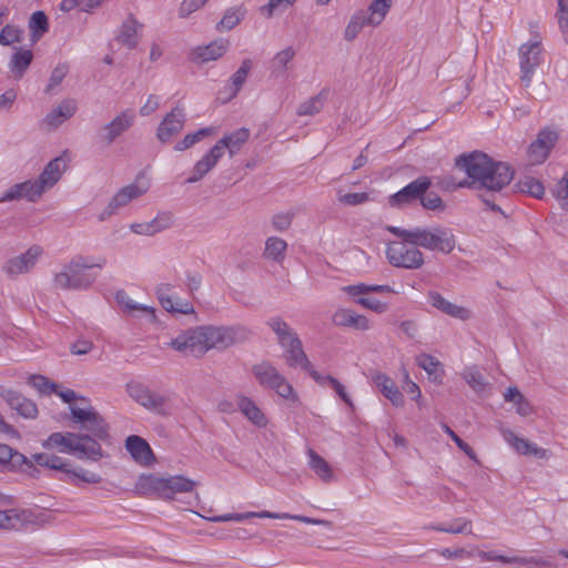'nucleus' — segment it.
Returning <instances> with one entry per match:
<instances>
[{"mask_svg": "<svg viewBox=\"0 0 568 568\" xmlns=\"http://www.w3.org/2000/svg\"><path fill=\"white\" fill-rule=\"evenodd\" d=\"M455 166L464 171L468 179L457 186L478 192V199L493 212L507 216L498 202L504 197L503 190L510 184L515 171L506 162L495 161L481 151L463 153L455 159Z\"/></svg>", "mask_w": 568, "mask_h": 568, "instance_id": "obj_1", "label": "nucleus"}, {"mask_svg": "<svg viewBox=\"0 0 568 568\" xmlns=\"http://www.w3.org/2000/svg\"><path fill=\"white\" fill-rule=\"evenodd\" d=\"M253 333L244 325H202L179 334L170 346L181 353L201 356L210 349L225 351L251 339Z\"/></svg>", "mask_w": 568, "mask_h": 568, "instance_id": "obj_2", "label": "nucleus"}, {"mask_svg": "<svg viewBox=\"0 0 568 568\" xmlns=\"http://www.w3.org/2000/svg\"><path fill=\"white\" fill-rule=\"evenodd\" d=\"M105 265V257H98L94 262H89L85 256H74L60 272L54 274L53 288L61 291L87 290L93 284L95 277L84 271L93 267L103 268Z\"/></svg>", "mask_w": 568, "mask_h": 568, "instance_id": "obj_3", "label": "nucleus"}, {"mask_svg": "<svg viewBox=\"0 0 568 568\" xmlns=\"http://www.w3.org/2000/svg\"><path fill=\"white\" fill-rule=\"evenodd\" d=\"M387 231L414 246L430 251L450 253L455 247V236L450 230L442 226L432 229L415 227L405 230L397 226H387Z\"/></svg>", "mask_w": 568, "mask_h": 568, "instance_id": "obj_4", "label": "nucleus"}, {"mask_svg": "<svg viewBox=\"0 0 568 568\" xmlns=\"http://www.w3.org/2000/svg\"><path fill=\"white\" fill-rule=\"evenodd\" d=\"M44 448L59 447L61 453L74 454L78 458L98 460L103 456L100 443L85 434L53 433L42 444Z\"/></svg>", "mask_w": 568, "mask_h": 568, "instance_id": "obj_5", "label": "nucleus"}, {"mask_svg": "<svg viewBox=\"0 0 568 568\" xmlns=\"http://www.w3.org/2000/svg\"><path fill=\"white\" fill-rule=\"evenodd\" d=\"M31 457L34 463L41 467L61 471L64 477L60 478V480L70 483L74 486H80L81 483L99 484L102 481V477L99 474L88 471L83 468H72L70 463L65 462L62 457L57 455L37 453Z\"/></svg>", "mask_w": 568, "mask_h": 568, "instance_id": "obj_6", "label": "nucleus"}, {"mask_svg": "<svg viewBox=\"0 0 568 568\" xmlns=\"http://www.w3.org/2000/svg\"><path fill=\"white\" fill-rule=\"evenodd\" d=\"M252 374L261 386L275 390L278 396L285 399L297 400L293 386L271 362L263 361L253 365Z\"/></svg>", "mask_w": 568, "mask_h": 568, "instance_id": "obj_7", "label": "nucleus"}, {"mask_svg": "<svg viewBox=\"0 0 568 568\" xmlns=\"http://www.w3.org/2000/svg\"><path fill=\"white\" fill-rule=\"evenodd\" d=\"M392 0H374L368 12L355 13L345 28L344 38L347 41L354 40L366 24L378 26L384 20Z\"/></svg>", "mask_w": 568, "mask_h": 568, "instance_id": "obj_8", "label": "nucleus"}, {"mask_svg": "<svg viewBox=\"0 0 568 568\" xmlns=\"http://www.w3.org/2000/svg\"><path fill=\"white\" fill-rule=\"evenodd\" d=\"M70 412L72 420L75 424H81V428L87 430L92 439H95L97 443L109 442V425L91 406L89 408L70 406Z\"/></svg>", "mask_w": 568, "mask_h": 568, "instance_id": "obj_9", "label": "nucleus"}, {"mask_svg": "<svg viewBox=\"0 0 568 568\" xmlns=\"http://www.w3.org/2000/svg\"><path fill=\"white\" fill-rule=\"evenodd\" d=\"M407 244L404 240L390 242L386 250L387 260L395 267L417 270L424 264V255L416 246Z\"/></svg>", "mask_w": 568, "mask_h": 568, "instance_id": "obj_10", "label": "nucleus"}, {"mask_svg": "<svg viewBox=\"0 0 568 568\" xmlns=\"http://www.w3.org/2000/svg\"><path fill=\"white\" fill-rule=\"evenodd\" d=\"M43 254V248L40 245H32L26 252L8 258L1 270L11 280L17 278L19 275L31 272L39 258Z\"/></svg>", "mask_w": 568, "mask_h": 568, "instance_id": "obj_11", "label": "nucleus"}, {"mask_svg": "<svg viewBox=\"0 0 568 568\" xmlns=\"http://www.w3.org/2000/svg\"><path fill=\"white\" fill-rule=\"evenodd\" d=\"M145 484L158 491L162 497L173 498L176 493H189L192 491L195 483L183 476H172L169 478L149 476L145 479Z\"/></svg>", "mask_w": 568, "mask_h": 568, "instance_id": "obj_12", "label": "nucleus"}, {"mask_svg": "<svg viewBox=\"0 0 568 568\" xmlns=\"http://www.w3.org/2000/svg\"><path fill=\"white\" fill-rule=\"evenodd\" d=\"M519 64H520V81L527 88L530 85L532 75L537 67L540 65L541 58V43L539 40H534L530 43H525L519 48Z\"/></svg>", "mask_w": 568, "mask_h": 568, "instance_id": "obj_13", "label": "nucleus"}, {"mask_svg": "<svg viewBox=\"0 0 568 568\" xmlns=\"http://www.w3.org/2000/svg\"><path fill=\"white\" fill-rule=\"evenodd\" d=\"M432 180L429 176L423 175L408 183L402 190L389 196L390 206L400 207L420 200V196L429 190Z\"/></svg>", "mask_w": 568, "mask_h": 568, "instance_id": "obj_14", "label": "nucleus"}, {"mask_svg": "<svg viewBox=\"0 0 568 568\" xmlns=\"http://www.w3.org/2000/svg\"><path fill=\"white\" fill-rule=\"evenodd\" d=\"M134 112L124 110L116 115L111 122L103 125L99 131V139L105 145H111L116 138L128 131L134 123Z\"/></svg>", "mask_w": 568, "mask_h": 568, "instance_id": "obj_15", "label": "nucleus"}, {"mask_svg": "<svg viewBox=\"0 0 568 568\" xmlns=\"http://www.w3.org/2000/svg\"><path fill=\"white\" fill-rule=\"evenodd\" d=\"M558 140L556 131L548 128L542 129L537 139L528 148V159L530 164H540L549 155L551 149Z\"/></svg>", "mask_w": 568, "mask_h": 568, "instance_id": "obj_16", "label": "nucleus"}, {"mask_svg": "<svg viewBox=\"0 0 568 568\" xmlns=\"http://www.w3.org/2000/svg\"><path fill=\"white\" fill-rule=\"evenodd\" d=\"M185 112L179 105L173 108L171 112H169L156 130V138L162 142L166 143L172 140L173 136L179 134L185 124Z\"/></svg>", "mask_w": 568, "mask_h": 568, "instance_id": "obj_17", "label": "nucleus"}, {"mask_svg": "<svg viewBox=\"0 0 568 568\" xmlns=\"http://www.w3.org/2000/svg\"><path fill=\"white\" fill-rule=\"evenodd\" d=\"M0 396L20 416L29 419H34L38 416L37 405L18 390L1 387Z\"/></svg>", "mask_w": 568, "mask_h": 568, "instance_id": "obj_18", "label": "nucleus"}, {"mask_svg": "<svg viewBox=\"0 0 568 568\" xmlns=\"http://www.w3.org/2000/svg\"><path fill=\"white\" fill-rule=\"evenodd\" d=\"M42 186L38 185L37 181H24L17 183L8 189L0 197V202H8L19 199H27L28 201L36 202L42 195Z\"/></svg>", "mask_w": 568, "mask_h": 568, "instance_id": "obj_19", "label": "nucleus"}, {"mask_svg": "<svg viewBox=\"0 0 568 568\" xmlns=\"http://www.w3.org/2000/svg\"><path fill=\"white\" fill-rule=\"evenodd\" d=\"M125 448L131 457L141 465L149 466L155 460L149 443L138 435H130L125 439Z\"/></svg>", "mask_w": 568, "mask_h": 568, "instance_id": "obj_20", "label": "nucleus"}, {"mask_svg": "<svg viewBox=\"0 0 568 568\" xmlns=\"http://www.w3.org/2000/svg\"><path fill=\"white\" fill-rule=\"evenodd\" d=\"M332 321L336 326L351 327L357 331H367L371 328L369 320L361 314H357L348 308L337 310Z\"/></svg>", "mask_w": 568, "mask_h": 568, "instance_id": "obj_21", "label": "nucleus"}, {"mask_svg": "<svg viewBox=\"0 0 568 568\" xmlns=\"http://www.w3.org/2000/svg\"><path fill=\"white\" fill-rule=\"evenodd\" d=\"M428 301L433 307L454 318L465 321L470 316V312L466 307L450 303L438 292L430 291L428 293Z\"/></svg>", "mask_w": 568, "mask_h": 568, "instance_id": "obj_22", "label": "nucleus"}, {"mask_svg": "<svg viewBox=\"0 0 568 568\" xmlns=\"http://www.w3.org/2000/svg\"><path fill=\"white\" fill-rule=\"evenodd\" d=\"M229 45V40L220 38L207 45L197 47L193 51V59L202 63L217 60L226 52Z\"/></svg>", "mask_w": 568, "mask_h": 568, "instance_id": "obj_23", "label": "nucleus"}, {"mask_svg": "<svg viewBox=\"0 0 568 568\" xmlns=\"http://www.w3.org/2000/svg\"><path fill=\"white\" fill-rule=\"evenodd\" d=\"M27 456L7 444H0V469L17 473L22 470Z\"/></svg>", "mask_w": 568, "mask_h": 568, "instance_id": "obj_24", "label": "nucleus"}, {"mask_svg": "<svg viewBox=\"0 0 568 568\" xmlns=\"http://www.w3.org/2000/svg\"><path fill=\"white\" fill-rule=\"evenodd\" d=\"M373 381L381 393L392 402L394 406H403L404 396L392 378L384 373H375Z\"/></svg>", "mask_w": 568, "mask_h": 568, "instance_id": "obj_25", "label": "nucleus"}, {"mask_svg": "<svg viewBox=\"0 0 568 568\" xmlns=\"http://www.w3.org/2000/svg\"><path fill=\"white\" fill-rule=\"evenodd\" d=\"M13 515L17 516V530L28 525L44 526L52 521L51 515L43 510L36 511L30 508H17V513Z\"/></svg>", "mask_w": 568, "mask_h": 568, "instance_id": "obj_26", "label": "nucleus"}, {"mask_svg": "<svg viewBox=\"0 0 568 568\" xmlns=\"http://www.w3.org/2000/svg\"><path fill=\"white\" fill-rule=\"evenodd\" d=\"M143 26L132 14L123 21L116 40L129 49H134L139 42V32Z\"/></svg>", "mask_w": 568, "mask_h": 568, "instance_id": "obj_27", "label": "nucleus"}, {"mask_svg": "<svg viewBox=\"0 0 568 568\" xmlns=\"http://www.w3.org/2000/svg\"><path fill=\"white\" fill-rule=\"evenodd\" d=\"M236 404L240 412L255 426L265 427L267 425L266 416L250 397L240 395Z\"/></svg>", "mask_w": 568, "mask_h": 568, "instance_id": "obj_28", "label": "nucleus"}, {"mask_svg": "<svg viewBox=\"0 0 568 568\" xmlns=\"http://www.w3.org/2000/svg\"><path fill=\"white\" fill-rule=\"evenodd\" d=\"M248 138L250 130L246 128H241L230 134H225L215 144L221 148L223 153L225 150H227L230 156H233L241 150L242 145L248 140Z\"/></svg>", "mask_w": 568, "mask_h": 568, "instance_id": "obj_29", "label": "nucleus"}, {"mask_svg": "<svg viewBox=\"0 0 568 568\" xmlns=\"http://www.w3.org/2000/svg\"><path fill=\"white\" fill-rule=\"evenodd\" d=\"M77 111V104L73 100H63L55 109H53L44 118V122L53 128L59 126L62 122L73 116Z\"/></svg>", "mask_w": 568, "mask_h": 568, "instance_id": "obj_30", "label": "nucleus"}, {"mask_svg": "<svg viewBox=\"0 0 568 568\" xmlns=\"http://www.w3.org/2000/svg\"><path fill=\"white\" fill-rule=\"evenodd\" d=\"M62 163L63 160L61 158H55L45 165L38 180H36L38 185L42 186V192L45 189L52 187L60 180Z\"/></svg>", "mask_w": 568, "mask_h": 568, "instance_id": "obj_31", "label": "nucleus"}, {"mask_svg": "<svg viewBox=\"0 0 568 568\" xmlns=\"http://www.w3.org/2000/svg\"><path fill=\"white\" fill-rule=\"evenodd\" d=\"M146 190L148 187H140L135 184L126 185L112 197L110 203L118 210L126 205L133 199L143 195L146 192Z\"/></svg>", "mask_w": 568, "mask_h": 568, "instance_id": "obj_32", "label": "nucleus"}, {"mask_svg": "<svg viewBox=\"0 0 568 568\" xmlns=\"http://www.w3.org/2000/svg\"><path fill=\"white\" fill-rule=\"evenodd\" d=\"M286 355L285 359L290 367H302L303 369L311 367V362L307 358V355L305 354L303 349L302 342H297L293 344L292 346L285 348Z\"/></svg>", "mask_w": 568, "mask_h": 568, "instance_id": "obj_33", "label": "nucleus"}, {"mask_svg": "<svg viewBox=\"0 0 568 568\" xmlns=\"http://www.w3.org/2000/svg\"><path fill=\"white\" fill-rule=\"evenodd\" d=\"M516 192L541 199L545 194L544 184L534 176H525L515 184Z\"/></svg>", "mask_w": 568, "mask_h": 568, "instance_id": "obj_34", "label": "nucleus"}, {"mask_svg": "<svg viewBox=\"0 0 568 568\" xmlns=\"http://www.w3.org/2000/svg\"><path fill=\"white\" fill-rule=\"evenodd\" d=\"M310 467L324 481L328 483L333 478V470L329 464L313 449H308Z\"/></svg>", "mask_w": 568, "mask_h": 568, "instance_id": "obj_35", "label": "nucleus"}, {"mask_svg": "<svg viewBox=\"0 0 568 568\" xmlns=\"http://www.w3.org/2000/svg\"><path fill=\"white\" fill-rule=\"evenodd\" d=\"M29 29L31 31V41L36 43L49 30V22L43 11H36L29 20Z\"/></svg>", "mask_w": 568, "mask_h": 568, "instance_id": "obj_36", "label": "nucleus"}, {"mask_svg": "<svg viewBox=\"0 0 568 568\" xmlns=\"http://www.w3.org/2000/svg\"><path fill=\"white\" fill-rule=\"evenodd\" d=\"M295 53L296 52L293 47H287L277 52L271 63L272 74L275 77L284 74L287 70L288 63L294 59Z\"/></svg>", "mask_w": 568, "mask_h": 568, "instance_id": "obj_37", "label": "nucleus"}, {"mask_svg": "<svg viewBox=\"0 0 568 568\" xmlns=\"http://www.w3.org/2000/svg\"><path fill=\"white\" fill-rule=\"evenodd\" d=\"M286 250L287 243L283 239L271 236L265 242L264 255L275 262H282Z\"/></svg>", "mask_w": 568, "mask_h": 568, "instance_id": "obj_38", "label": "nucleus"}, {"mask_svg": "<svg viewBox=\"0 0 568 568\" xmlns=\"http://www.w3.org/2000/svg\"><path fill=\"white\" fill-rule=\"evenodd\" d=\"M251 69L252 61L250 59H245L242 62L241 67L237 69V71L230 78V99L234 98L240 92V90L242 89L243 84L246 81V78Z\"/></svg>", "mask_w": 568, "mask_h": 568, "instance_id": "obj_39", "label": "nucleus"}, {"mask_svg": "<svg viewBox=\"0 0 568 568\" xmlns=\"http://www.w3.org/2000/svg\"><path fill=\"white\" fill-rule=\"evenodd\" d=\"M326 98L327 91L322 90L318 94L300 104L296 112L297 115L303 116L317 114L323 109Z\"/></svg>", "mask_w": 568, "mask_h": 568, "instance_id": "obj_40", "label": "nucleus"}, {"mask_svg": "<svg viewBox=\"0 0 568 568\" xmlns=\"http://www.w3.org/2000/svg\"><path fill=\"white\" fill-rule=\"evenodd\" d=\"M32 59L33 53L31 50H19L12 55L10 68L18 78H21L31 64Z\"/></svg>", "mask_w": 568, "mask_h": 568, "instance_id": "obj_41", "label": "nucleus"}, {"mask_svg": "<svg viewBox=\"0 0 568 568\" xmlns=\"http://www.w3.org/2000/svg\"><path fill=\"white\" fill-rule=\"evenodd\" d=\"M116 301L120 305H122L129 312H140L144 315L149 316L151 320L155 318V310L150 306H145L134 302L129 295L121 291L116 293Z\"/></svg>", "mask_w": 568, "mask_h": 568, "instance_id": "obj_42", "label": "nucleus"}, {"mask_svg": "<svg viewBox=\"0 0 568 568\" xmlns=\"http://www.w3.org/2000/svg\"><path fill=\"white\" fill-rule=\"evenodd\" d=\"M471 521L466 518H456L452 524H439L429 526L430 529L447 534H471Z\"/></svg>", "mask_w": 568, "mask_h": 568, "instance_id": "obj_43", "label": "nucleus"}, {"mask_svg": "<svg viewBox=\"0 0 568 568\" xmlns=\"http://www.w3.org/2000/svg\"><path fill=\"white\" fill-rule=\"evenodd\" d=\"M245 10L241 7L227 9L220 22L216 24L217 31L232 30L236 27L244 18Z\"/></svg>", "mask_w": 568, "mask_h": 568, "instance_id": "obj_44", "label": "nucleus"}, {"mask_svg": "<svg viewBox=\"0 0 568 568\" xmlns=\"http://www.w3.org/2000/svg\"><path fill=\"white\" fill-rule=\"evenodd\" d=\"M128 393L132 399H134L138 404L146 408L152 396L154 395V390L142 384H129L126 386Z\"/></svg>", "mask_w": 568, "mask_h": 568, "instance_id": "obj_45", "label": "nucleus"}, {"mask_svg": "<svg viewBox=\"0 0 568 568\" xmlns=\"http://www.w3.org/2000/svg\"><path fill=\"white\" fill-rule=\"evenodd\" d=\"M212 128H203L194 133L186 134L181 141L174 145L175 151H184L192 148L194 144L209 136L212 133Z\"/></svg>", "mask_w": 568, "mask_h": 568, "instance_id": "obj_46", "label": "nucleus"}, {"mask_svg": "<svg viewBox=\"0 0 568 568\" xmlns=\"http://www.w3.org/2000/svg\"><path fill=\"white\" fill-rule=\"evenodd\" d=\"M146 409L152 410L161 416H169L172 410L169 396L155 392L149 405L146 406Z\"/></svg>", "mask_w": 568, "mask_h": 568, "instance_id": "obj_47", "label": "nucleus"}, {"mask_svg": "<svg viewBox=\"0 0 568 568\" xmlns=\"http://www.w3.org/2000/svg\"><path fill=\"white\" fill-rule=\"evenodd\" d=\"M477 555L485 561H500L503 564L529 565L534 561L532 559L521 557H508L504 555H496L494 551L479 550Z\"/></svg>", "mask_w": 568, "mask_h": 568, "instance_id": "obj_48", "label": "nucleus"}, {"mask_svg": "<svg viewBox=\"0 0 568 568\" xmlns=\"http://www.w3.org/2000/svg\"><path fill=\"white\" fill-rule=\"evenodd\" d=\"M23 39V30L13 24H6L0 31V44L11 45L21 42Z\"/></svg>", "mask_w": 568, "mask_h": 568, "instance_id": "obj_49", "label": "nucleus"}, {"mask_svg": "<svg viewBox=\"0 0 568 568\" xmlns=\"http://www.w3.org/2000/svg\"><path fill=\"white\" fill-rule=\"evenodd\" d=\"M556 17L564 41L568 44V0H558Z\"/></svg>", "mask_w": 568, "mask_h": 568, "instance_id": "obj_50", "label": "nucleus"}, {"mask_svg": "<svg viewBox=\"0 0 568 568\" xmlns=\"http://www.w3.org/2000/svg\"><path fill=\"white\" fill-rule=\"evenodd\" d=\"M503 437L517 453L527 455L529 448V440L517 436L509 429L503 430Z\"/></svg>", "mask_w": 568, "mask_h": 568, "instance_id": "obj_51", "label": "nucleus"}, {"mask_svg": "<svg viewBox=\"0 0 568 568\" xmlns=\"http://www.w3.org/2000/svg\"><path fill=\"white\" fill-rule=\"evenodd\" d=\"M464 378L467 384L476 392L484 390L486 386L483 374L476 368H468L464 372Z\"/></svg>", "mask_w": 568, "mask_h": 568, "instance_id": "obj_52", "label": "nucleus"}, {"mask_svg": "<svg viewBox=\"0 0 568 568\" xmlns=\"http://www.w3.org/2000/svg\"><path fill=\"white\" fill-rule=\"evenodd\" d=\"M29 384L37 388L41 394L57 393V384L51 383L48 378L41 375L30 376Z\"/></svg>", "mask_w": 568, "mask_h": 568, "instance_id": "obj_53", "label": "nucleus"}, {"mask_svg": "<svg viewBox=\"0 0 568 568\" xmlns=\"http://www.w3.org/2000/svg\"><path fill=\"white\" fill-rule=\"evenodd\" d=\"M68 72H69L68 64H65V63L58 64L51 72L45 92L47 93L52 92V90L63 81V79L67 77Z\"/></svg>", "mask_w": 568, "mask_h": 568, "instance_id": "obj_54", "label": "nucleus"}, {"mask_svg": "<svg viewBox=\"0 0 568 568\" xmlns=\"http://www.w3.org/2000/svg\"><path fill=\"white\" fill-rule=\"evenodd\" d=\"M443 429L455 442L460 450H463L470 459L478 463L476 453L466 442H464L448 425L444 424Z\"/></svg>", "mask_w": 568, "mask_h": 568, "instance_id": "obj_55", "label": "nucleus"}, {"mask_svg": "<svg viewBox=\"0 0 568 568\" xmlns=\"http://www.w3.org/2000/svg\"><path fill=\"white\" fill-rule=\"evenodd\" d=\"M286 1L287 0H270L265 6L261 7V12L267 18H271L276 13H282L288 7L293 6V2Z\"/></svg>", "mask_w": 568, "mask_h": 568, "instance_id": "obj_56", "label": "nucleus"}, {"mask_svg": "<svg viewBox=\"0 0 568 568\" xmlns=\"http://www.w3.org/2000/svg\"><path fill=\"white\" fill-rule=\"evenodd\" d=\"M355 303L377 314H383L388 310L387 303L381 302L373 297L361 296L355 300Z\"/></svg>", "mask_w": 568, "mask_h": 568, "instance_id": "obj_57", "label": "nucleus"}, {"mask_svg": "<svg viewBox=\"0 0 568 568\" xmlns=\"http://www.w3.org/2000/svg\"><path fill=\"white\" fill-rule=\"evenodd\" d=\"M554 195L561 202L562 209L568 211V171L556 184Z\"/></svg>", "mask_w": 568, "mask_h": 568, "instance_id": "obj_58", "label": "nucleus"}, {"mask_svg": "<svg viewBox=\"0 0 568 568\" xmlns=\"http://www.w3.org/2000/svg\"><path fill=\"white\" fill-rule=\"evenodd\" d=\"M420 204L426 210H443L444 209V202L440 199V196L435 192H425L423 196H420L419 200Z\"/></svg>", "mask_w": 568, "mask_h": 568, "instance_id": "obj_59", "label": "nucleus"}, {"mask_svg": "<svg viewBox=\"0 0 568 568\" xmlns=\"http://www.w3.org/2000/svg\"><path fill=\"white\" fill-rule=\"evenodd\" d=\"M417 364L425 369L428 375H436L440 365L439 361L429 354H420L417 357Z\"/></svg>", "mask_w": 568, "mask_h": 568, "instance_id": "obj_60", "label": "nucleus"}, {"mask_svg": "<svg viewBox=\"0 0 568 568\" xmlns=\"http://www.w3.org/2000/svg\"><path fill=\"white\" fill-rule=\"evenodd\" d=\"M17 513V508L0 510V529L13 530L17 529V521L13 514Z\"/></svg>", "mask_w": 568, "mask_h": 568, "instance_id": "obj_61", "label": "nucleus"}, {"mask_svg": "<svg viewBox=\"0 0 568 568\" xmlns=\"http://www.w3.org/2000/svg\"><path fill=\"white\" fill-rule=\"evenodd\" d=\"M151 222L155 233H159L172 226L173 215L170 212H161Z\"/></svg>", "mask_w": 568, "mask_h": 568, "instance_id": "obj_62", "label": "nucleus"}, {"mask_svg": "<svg viewBox=\"0 0 568 568\" xmlns=\"http://www.w3.org/2000/svg\"><path fill=\"white\" fill-rule=\"evenodd\" d=\"M172 286L168 283H162L156 287V296L163 308L173 307V298L169 295Z\"/></svg>", "mask_w": 568, "mask_h": 568, "instance_id": "obj_63", "label": "nucleus"}, {"mask_svg": "<svg viewBox=\"0 0 568 568\" xmlns=\"http://www.w3.org/2000/svg\"><path fill=\"white\" fill-rule=\"evenodd\" d=\"M338 200L341 203L345 205L355 206L367 202L369 200V195L366 192L346 193L344 195H341Z\"/></svg>", "mask_w": 568, "mask_h": 568, "instance_id": "obj_64", "label": "nucleus"}]
</instances>
